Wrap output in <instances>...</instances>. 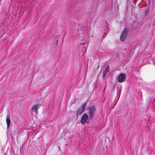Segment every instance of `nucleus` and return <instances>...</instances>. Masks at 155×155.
<instances>
[{"mask_svg": "<svg viewBox=\"0 0 155 155\" xmlns=\"http://www.w3.org/2000/svg\"><path fill=\"white\" fill-rule=\"evenodd\" d=\"M127 34V30L126 28H125L123 31V32L121 35L120 37V40L122 41H124Z\"/></svg>", "mask_w": 155, "mask_h": 155, "instance_id": "4", "label": "nucleus"}, {"mask_svg": "<svg viewBox=\"0 0 155 155\" xmlns=\"http://www.w3.org/2000/svg\"><path fill=\"white\" fill-rule=\"evenodd\" d=\"M89 117L87 114L84 113L82 116L80 120L81 123L84 125L86 122L87 120L88 119Z\"/></svg>", "mask_w": 155, "mask_h": 155, "instance_id": "3", "label": "nucleus"}, {"mask_svg": "<svg viewBox=\"0 0 155 155\" xmlns=\"http://www.w3.org/2000/svg\"><path fill=\"white\" fill-rule=\"evenodd\" d=\"M126 76L124 74H120L119 76L118 81L119 82H122L125 79Z\"/></svg>", "mask_w": 155, "mask_h": 155, "instance_id": "5", "label": "nucleus"}, {"mask_svg": "<svg viewBox=\"0 0 155 155\" xmlns=\"http://www.w3.org/2000/svg\"><path fill=\"white\" fill-rule=\"evenodd\" d=\"M58 39H56V45H57L58 44Z\"/></svg>", "mask_w": 155, "mask_h": 155, "instance_id": "10", "label": "nucleus"}, {"mask_svg": "<svg viewBox=\"0 0 155 155\" xmlns=\"http://www.w3.org/2000/svg\"><path fill=\"white\" fill-rule=\"evenodd\" d=\"M86 105V103L82 104L81 106L77 109L76 111V114L78 116V115L81 114L84 111V109Z\"/></svg>", "mask_w": 155, "mask_h": 155, "instance_id": "2", "label": "nucleus"}, {"mask_svg": "<svg viewBox=\"0 0 155 155\" xmlns=\"http://www.w3.org/2000/svg\"><path fill=\"white\" fill-rule=\"evenodd\" d=\"M96 108L94 106H91L88 108V114L89 115L90 120L96 114Z\"/></svg>", "mask_w": 155, "mask_h": 155, "instance_id": "1", "label": "nucleus"}, {"mask_svg": "<svg viewBox=\"0 0 155 155\" xmlns=\"http://www.w3.org/2000/svg\"><path fill=\"white\" fill-rule=\"evenodd\" d=\"M106 72H104L103 73V77L104 78H104L105 77L106 75Z\"/></svg>", "mask_w": 155, "mask_h": 155, "instance_id": "9", "label": "nucleus"}, {"mask_svg": "<svg viewBox=\"0 0 155 155\" xmlns=\"http://www.w3.org/2000/svg\"><path fill=\"white\" fill-rule=\"evenodd\" d=\"M41 105L38 104L33 105L32 107L31 110L34 112L37 113L38 110Z\"/></svg>", "mask_w": 155, "mask_h": 155, "instance_id": "6", "label": "nucleus"}, {"mask_svg": "<svg viewBox=\"0 0 155 155\" xmlns=\"http://www.w3.org/2000/svg\"><path fill=\"white\" fill-rule=\"evenodd\" d=\"M6 124H7V128H8L9 127L10 123L11 120L10 119V116L9 115H8L7 116L6 119Z\"/></svg>", "mask_w": 155, "mask_h": 155, "instance_id": "7", "label": "nucleus"}, {"mask_svg": "<svg viewBox=\"0 0 155 155\" xmlns=\"http://www.w3.org/2000/svg\"><path fill=\"white\" fill-rule=\"evenodd\" d=\"M109 71V67L108 65H107V66L106 67L105 72L106 73L108 72Z\"/></svg>", "mask_w": 155, "mask_h": 155, "instance_id": "8", "label": "nucleus"}]
</instances>
